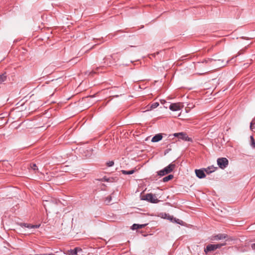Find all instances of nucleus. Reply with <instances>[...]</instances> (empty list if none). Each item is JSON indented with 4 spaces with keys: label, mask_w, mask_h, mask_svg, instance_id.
Segmentation results:
<instances>
[{
    "label": "nucleus",
    "mask_w": 255,
    "mask_h": 255,
    "mask_svg": "<svg viewBox=\"0 0 255 255\" xmlns=\"http://www.w3.org/2000/svg\"><path fill=\"white\" fill-rule=\"evenodd\" d=\"M175 167V164L173 163H170L168 166L165 167L164 169L160 170L158 172V175L160 176H163L166 174H167L173 171Z\"/></svg>",
    "instance_id": "obj_1"
},
{
    "label": "nucleus",
    "mask_w": 255,
    "mask_h": 255,
    "mask_svg": "<svg viewBox=\"0 0 255 255\" xmlns=\"http://www.w3.org/2000/svg\"><path fill=\"white\" fill-rule=\"evenodd\" d=\"M141 199L146 200L152 203H157L159 200L157 198L155 195L151 193H148L141 196Z\"/></svg>",
    "instance_id": "obj_2"
},
{
    "label": "nucleus",
    "mask_w": 255,
    "mask_h": 255,
    "mask_svg": "<svg viewBox=\"0 0 255 255\" xmlns=\"http://www.w3.org/2000/svg\"><path fill=\"white\" fill-rule=\"evenodd\" d=\"M225 245H226V243L218 244H209L204 249V252L206 254H208L210 252L214 251L217 249H220Z\"/></svg>",
    "instance_id": "obj_3"
},
{
    "label": "nucleus",
    "mask_w": 255,
    "mask_h": 255,
    "mask_svg": "<svg viewBox=\"0 0 255 255\" xmlns=\"http://www.w3.org/2000/svg\"><path fill=\"white\" fill-rule=\"evenodd\" d=\"M174 136L175 137H178L179 139H182L184 141H192V139L191 138L189 137L187 133L184 132H177L175 133L174 134Z\"/></svg>",
    "instance_id": "obj_4"
},
{
    "label": "nucleus",
    "mask_w": 255,
    "mask_h": 255,
    "mask_svg": "<svg viewBox=\"0 0 255 255\" xmlns=\"http://www.w3.org/2000/svg\"><path fill=\"white\" fill-rule=\"evenodd\" d=\"M225 239L226 241H230L229 236L225 234H219L213 236L211 239L212 240H221Z\"/></svg>",
    "instance_id": "obj_5"
},
{
    "label": "nucleus",
    "mask_w": 255,
    "mask_h": 255,
    "mask_svg": "<svg viewBox=\"0 0 255 255\" xmlns=\"http://www.w3.org/2000/svg\"><path fill=\"white\" fill-rule=\"evenodd\" d=\"M216 61V60H214L212 58H208V59H205V60L201 62H198L196 65V67H200L202 66V65H207V66L211 65L213 62Z\"/></svg>",
    "instance_id": "obj_6"
},
{
    "label": "nucleus",
    "mask_w": 255,
    "mask_h": 255,
    "mask_svg": "<svg viewBox=\"0 0 255 255\" xmlns=\"http://www.w3.org/2000/svg\"><path fill=\"white\" fill-rule=\"evenodd\" d=\"M195 172L196 176L199 179H202L206 177V174L203 168L199 169H195Z\"/></svg>",
    "instance_id": "obj_7"
},
{
    "label": "nucleus",
    "mask_w": 255,
    "mask_h": 255,
    "mask_svg": "<svg viewBox=\"0 0 255 255\" xmlns=\"http://www.w3.org/2000/svg\"><path fill=\"white\" fill-rule=\"evenodd\" d=\"M19 225L21 227H25V228H27L28 229H37L40 226V225H31L30 224L22 223L19 224Z\"/></svg>",
    "instance_id": "obj_8"
},
{
    "label": "nucleus",
    "mask_w": 255,
    "mask_h": 255,
    "mask_svg": "<svg viewBox=\"0 0 255 255\" xmlns=\"http://www.w3.org/2000/svg\"><path fill=\"white\" fill-rule=\"evenodd\" d=\"M203 168L204 169L205 173V174L206 173L207 174L209 175V174L214 172V171H215L217 168L213 166H210L207 168Z\"/></svg>",
    "instance_id": "obj_9"
},
{
    "label": "nucleus",
    "mask_w": 255,
    "mask_h": 255,
    "mask_svg": "<svg viewBox=\"0 0 255 255\" xmlns=\"http://www.w3.org/2000/svg\"><path fill=\"white\" fill-rule=\"evenodd\" d=\"M169 109L172 111H177L181 109V107L179 103H173L170 104Z\"/></svg>",
    "instance_id": "obj_10"
},
{
    "label": "nucleus",
    "mask_w": 255,
    "mask_h": 255,
    "mask_svg": "<svg viewBox=\"0 0 255 255\" xmlns=\"http://www.w3.org/2000/svg\"><path fill=\"white\" fill-rule=\"evenodd\" d=\"M218 165L222 169L226 168L229 164V160H217Z\"/></svg>",
    "instance_id": "obj_11"
},
{
    "label": "nucleus",
    "mask_w": 255,
    "mask_h": 255,
    "mask_svg": "<svg viewBox=\"0 0 255 255\" xmlns=\"http://www.w3.org/2000/svg\"><path fill=\"white\" fill-rule=\"evenodd\" d=\"M163 137L162 133H158L155 134L151 139V141L153 142H158L162 139Z\"/></svg>",
    "instance_id": "obj_12"
},
{
    "label": "nucleus",
    "mask_w": 255,
    "mask_h": 255,
    "mask_svg": "<svg viewBox=\"0 0 255 255\" xmlns=\"http://www.w3.org/2000/svg\"><path fill=\"white\" fill-rule=\"evenodd\" d=\"M147 224H134L131 226V229L132 230H137L138 229H141L143 228H144Z\"/></svg>",
    "instance_id": "obj_13"
},
{
    "label": "nucleus",
    "mask_w": 255,
    "mask_h": 255,
    "mask_svg": "<svg viewBox=\"0 0 255 255\" xmlns=\"http://www.w3.org/2000/svg\"><path fill=\"white\" fill-rule=\"evenodd\" d=\"M173 178V175L172 174H169L167 175V176L164 177L162 179V181L164 182H167L169 181L170 180L172 179Z\"/></svg>",
    "instance_id": "obj_14"
},
{
    "label": "nucleus",
    "mask_w": 255,
    "mask_h": 255,
    "mask_svg": "<svg viewBox=\"0 0 255 255\" xmlns=\"http://www.w3.org/2000/svg\"><path fill=\"white\" fill-rule=\"evenodd\" d=\"M6 79V73L0 75V84L4 82Z\"/></svg>",
    "instance_id": "obj_15"
},
{
    "label": "nucleus",
    "mask_w": 255,
    "mask_h": 255,
    "mask_svg": "<svg viewBox=\"0 0 255 255\" xmlns=\"http://www.w3.org/2000/svg\"><path fill=\"white\" fill-rule=\"evenodd\" d=\"M250 139H251V143H250L251 146L253 148H255V140L254 139L253 135H251L250 136Z\"/></svg>",
    "instance_id": "obj_16"
},
{
    "label": "nucleus",
    "mask_w": 255,
    "mask_h": 255,
    "mask_svg": "<svg viewBox=\"0 0 255 255\" xmlns=\"http://www.w3.org/2000/svg\"><path fill=\"white\" fill-rule=\"evenodd\" d=\"M255 118H254L252 122L250 123V129L251 130L253 131L254 129L255 128Z\"/></svg>",
    "instance_id": "obj_17"
},
{
    "label": "nucleus",
    "mask_w": 255,
    "mask_h": 255,
    "mask_svg": "<svg viewBox=\"0 0 255 255\" xmlns=\"http://www.w3.org/2000/svg\"><path fill=\"white\" fill-rule=\"evenodd\" d=\"M134 171H135L134 170H128V171L124 170H122V172L124 174H132L134 172Z\"/></svg>",
    "instance_id": "obj_18"
},
{
    "label": "nucleus",
    "mask_w": 255,
    "mask_h": 255,
    "mask_svg": "<svg viewBox=\"0 0 255 255\" xmlns=\"http://www.w3.org/2000/svg\"><path fill=\"white\" fill-rule=\"evenodd\" d=\"M112 200V197L111 195L107 197L105 199V202L107 205H108L110 203Z\"/></svg>",
    "instance_id": "obj_19"
},
{
    "label": "nucleus",
    "mask_w": 255,
    "mask_h": 255,
    "mask_svg": "<svg viewBox=\"0 0 255 255\" xmlns=\"http://www.w3.org/2000/svg\"><path fill=\"white\" fill-rule=\"evenodd\" d=\"M69 255H77V248L69 251Z\"/></svg>",
    "instance_id": "obj_20"
},
{
    "label": "nucleus",
    "mask_w": 255,
    "mask_h": 255,
    "mask_svg": "<svg viewBox=\"0 0 255 255\" xmlns=\"http://www.w3.org/2000/svg\"><path fill=\"white\" fill-rule=\"evenodd\" d=\"M158 106L159 103L158 102H154L151 105L150 108L153 109L157 108Z\"/></svg>",
    "instance_id": "obj_21"
},
{
    "label": "nucleus",
    "mask_w": 255,
    "mask_h": 255,
    "mask_svg": "<svg viewBox=\"0 0 255 255\" xmlns=\"http://www.w3.org/2000/svg\"><path fill=\"white\" fill-rule=\"evenodd\" d=\"M171 146H167V148L164 151V154L166 155L168 154L170 151H171V148H170Z\"/></svg>",
    "instance_id": "obj_22"
},
{
    "label": "nucleus",
    "mask_w": 255,
    "mask_h": 255,
    "mask_svg": "<svg viewBox=\"0 0 255 255\" xmlns=\"http://www.w3.org/2000/svg\"><path fill=\"white\" fill-rule=\"evenodd\" d=\"M106 164L108 167H111L114 164V162L113 160H110Z\"/></svg>",
    "instance_id": "obj_23"
},
{
    "label": "nucleus",
    "mask_w": 255,
    "mask_h": 255,
    "mask_svg": "<svg viewBox=\"0 0 255 255\" xmlns=\"http://www.w3.org/2000/svg\"><path fill=\"white\" fill-rule=\"evenodd\" d=\"M174 222L176 223H177L178 224H180V225H182V223H183V221L182 220H180L178 219H176L175 218Z\"/></svg>",
    "instance_id": "obj_24"
},
{
    "label": "nucleus",
    "mask_w": 255,
    "mask_h": 255,
    "mask_svg": "<svg viewBox=\"0 0 255 255\" xmlns=\"http://www.w3.org/2000/svg\"><path fill=\"white\" fill-rule=\"evenodd\" d=\"M31 168L33 170H38V168H37V167L36 165V164H33L31 166Z\"/></svg>",
    "instance_id": "obj_25"
},
{
    "label": "nucleus",
    "mask_w": 255,
    "mask_h": 255,
    "mask_svg": "<svg viewBox=\"0 0 255 255\" xmlns=\"http://www.w3.org/2000/svg\"><path fill=\"white\" fill-rule=\"evenodd\" d=\"M169 220H170L171 222H174L175 218L173 217V216H170L168 215V218Z\"/></svg>",
    "instance_id": "obj_26"
},
{
    "label": "nucleus",
    "mask_w": 255,
    "mask_h": 255,
    "mask_svg": "<svg viewBox=\"0 0 255 255\" xmlns=\"http://www.w3.org/2000/svg\"><path fill=\"white\" fill-rule=\"evenodd\" d=\"M251 248H252L253 250H255V243L252 244L251 245Z\"/></svg>",
    "instance_id": "obj_27"
},
{
    "label": "nucleus",
    "mask_w": 255,
    "mask_h": 255,
    "mask_svg": "<svg viewBox=\"0 0 255 255\" xmlns=\"http://www.w3.org/2000/svg\"><path fill=\"white\" fill-rule=\"evenodd\" d=\"M217 159H222V160H223V159H227L225 157H221V158H218Z\"/></svg>",
    "instance_id": "obj_28"
},
{
    "label": "nucleus",
    "mask_w": 255,
    "mask_h": 255,
    "mask_svg": "<svg viewBox=\"0 0 255 255\" xmlns=\"http://www.w3.org/2000/svg\"><path fill=\"white\" fill-rule=\"evenodd\" d=\"M45 255H55L54 254H53V253H51V254H44Z\"/></svg>",
    "instance_id": "obj_29"
},
{
    "label": "nucleus",
    "mask_w": 255,
    "mask_h": 255,
    "mask_svg": "<svg viewBox=\"0 0 255 255\" xmlns=\"http://www.w3.org/2000/svg\"><path fill=\"white\" fill-rule=\"evenodd\" d=\"M104 67V66L103 67H97V70H98L99 69H101V68H103Z\"/></svg>",
    "instance_id": "obj_30"
}]
</instances>
